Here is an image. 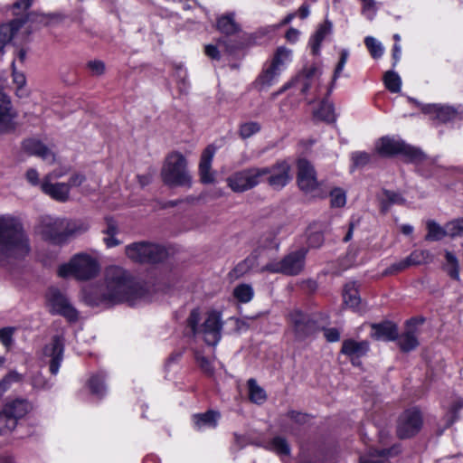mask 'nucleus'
I'll return each mask as SVG.
<instances>
[{"mask_svg":"<svg viewBox=\"0 0 463 463\" xmlns=\"http://www.w3.org/2000/svg\"><path fill=\"white\" fill-rule=\"evenodd\" d=\"M281 72L282 71L269 64V67H267L259 76L257 83L260 85L261 90L268 89L278 81Z\"/></svg>","mask_w":463,"mask_h":463,"instance_id":"obj_28","label":"nucleus"},{"mask_svg":"<svg viewBox=\"0 0 463 463\" xmlns=\"http://www.w3.org/2000/svg\"><path fill=\"white\" fill-rule=\"evenodd\" d=\"M410 268L406 259L397 261L384 270V275H392Z\"/></svg>","mask_w":463,"mask_h":463,"instance_id":"obj_55","label":"nucleus"},{"mask_svg":"<svg viewBox=\"0 0 463 463\" xmlns=\"http://www.w3.org/2000/svg\"><path fill=\"white\" fill-rule=\"evenodd\" d=\"M268 448L279 456H288L290 454V447L287 439L279 436L273 438Z\"/></svg>","mask_w":463,"mask_h":463,"instance_id":"obj_38","label":"nucleus"},{"mask_svg":"<svg viewBox=\"0 0 463 463\" xmlns=\"http://www.w3.org/2000/svg\"><path fill=\"white\" fill-rule=\"evenodd\" d=\"M21 376L16 372H10L0 381V398L11 387L14 383L19 382Z\"/></svg>","mask_w":463,"mask_h":463,"instance_id":"obj_48","label":"nucleus"},{"mask_svg":"<svg viewBox=\"0 0 463 463\" xmlns=\"http://www.w3.org/2000/svg\"><path fill=\"white\" fill-rule=\"evenodd\" d=\"M14 114L12 109L10 99L0 91V133L12 128Z\"/></svg>","mask_w":463,"mask_h":463,"instance_id":"obj_24","label":"nucleus"},{"mask_svg":"<svg viewBox=\"0 0 463 463\" xmlns=\"http://www.w3.org/2000/svg\"><path fill=\"white\" fill-rule=\"evenodd\" d=\"M99 271V265L95 258L87 253H79L59 267L58 275L61 278L72 276L78 280H89L96 277Z\"/></svg>","mask_w":463,"mask_h":463,"instance_id":"obj_6","label":"nucleus"},{"mask_svg":"<svg viewBox=\"0 0 463 463\" xmlns=\"http://www.w3.org/2000/svg\"><path fill=\"white\" fill-rule=\"evenodd\" d=\"M221 415L216 411H208L204 413L194 414L193 421L195 429L202 430L206 428L214 429L218 424Z\"/></svg>","mask_w":463,"mask_h":463,"instance_id":"obj_26","label":"nucleus"},{"mask_svg":"<svg viewBox=\"0 0 463 463\" xmlns=\"http://www.w3.org/2000/svg\"><path fill=\"white\" fill-rule=\"evenodd\" d=\"M200 321V313L197 309L191 311L187 319L188 326L192 329L194 335H201L204 342L209 345H216L222 337V314L218 311H210L202 325Z\"/></svg>","mask_w":463,"mask_h":463,"instance_id":"obj_4","label":"nucleus"},{"mask_svg":"<svg viewBox=\"0 0 463 463\" xmlns=\"http://www.w3.org/2000/svg\"><path fill=\"white\" fill-rule=\"evenodd\" d=\"M344 303L351 307L356 308L360 305L361 298L354 282L346 283L343 292Z\"/></svg>","mask_w":463,"mask_h":463,"instance_id":"obj_29","label":"nucleus"},{"mask_svg":"<svg viewBox=\"0 0 463 463\" xmlns=\"http://www.w3.org/2000/svg\"><path fill=\"white\" fill-rule=\"evenodd\" d=\"M161 176L163 182L169 186L190 187L192 184L186 159L179 152H172L166 156Z\"/></svg>","mask_w":463,"mask_h":463,"instance_id":"obj_5","label":"nucleus"},{"mask_svg":"<svg viewBox=\"0 0 463 463\" xmlns=\"http://www.w3.org/2000/svg\"><path fill=\"white\" fill-rule=\"evenodd\" d=\"M3 409L18 421L30 411L32 406L26 400L16 399L7 402Z\"/></svg>","mask_w":463,"mask_h":463,"instance_id":"obj_27","label":"nucleus"},{"mask_svg":"<svg viewBox=\"0 0 463 463\" xmlns=\"http://www.w3.org/2000/svg\"><path fill=\"white\" fill-rule=\"evenodd\" d=\"M463 234V218L449 222V236L456 237Z\"/></svg>","mask_w":463,"mask_h":463,"instance_id":"obj_56","label":"nucleus"},{"mask_svg":"<svg viewBox=\"0 0 463 463\" xmlns=\"http://www.w3.org/2000/svg\"><path fill=\"white\" fill-rule=\"evenodd\" d=\"M419 345L416 333L412 330H408L402 334L399 338V345L404 352H409L416 348Z\"/></svg>","mask_w":463,"mask_h":463,"instance_id":"obj_39","label":"nucleus"},{"mask_svg":"<svg viewBox=\"0 0 463 463\" xmlns=\"http://www.w3.org/2000/svg\"><path fill=\"white\" fill-rule=\"evenodd\" d=\"M265 170L260 167L245 168L232 174L226 180L234 193H243L256 187L263 179Z\"/></svg>","mask_w":463,"mask_h":463,"instance_id":"obj_10","label":"nucleus"},{"mask_svg":"<svg viewBox=\"0 0 463 463\" xmlns=\"http://www.w3.org/2000/svg\"><path fill=\"white\" fill-rule=\"evenodd\" d=\"M422 425L421 415L417 410H408L399 418L397 434L401 439H407L419 432Z\"/></svg>","mask_w":463,"mask_h":463,"instance_id":"obj_15","label":"nucleus"},{"mask_svg":"<svg viewBox=\"0 0 463 463\" xmlns=\"http://www.w3.org/2000/svg\"><path fill=\"white\" fill-rule=\"evenodd\" d=\"M352 161L355 167H364L371 159V156L366 152L357 151L352 154Z\"/></svg>","mask_w":463,"mask_h":463,"instance_id":"obj_52","label":"nucleus"},{"mask_svg":"<svg viewBox=\"0 0 463 463\" xmlns=\"http://www.w3.org/2000/svg\"><path fill=\"white\" fill-rule=\"evenodd\" d=\"M200 368L208 375H213V367L210 360L204 356L198 355L196 357Z\"/></svg>","mask_w":463,"mask_h":463,"instance_id":"obj_57","label":"nucleus"},{"mask_svg":"<svg viewBox=\"0 0 463 463\" xmlns=\"http://www.w3.org/2000/svg\"><path fill=\"white\" fill-rule=\"evenodd\" d=\"M291 61V51L285 47H279L274 54L270 65L283 71L287 64Z\"/></svg>","mask_w":463,"mask_h":463,"instance_id":"obj_31","label":"nucleus"},{"mask_svg":"<svg viewBox=\"0 0 463 463\" xmlns=\"http://www.w3.org/2000/svg\"><path fill=\"white\" fill-rule=\"evenodd\" d=\"M288 416L295 422L299 424H305L308 420V415L298 411H291L288 413Z\"/></svg>","mask_w":463,"mask_h":463,"instance_id":"obj_59","label":"nucleus"},{"mask_svg":"<svg viewBox=\"0 0 463 463\" xmlns=\"http://www.w3.org/2000/svg\"><path fill=\"white\" fill-rule=\"evenodd\" d=\"M52 174L46 175L41 182L43 193L58 202H67L70 198V185L66 183H52Z\"/></svg>","mask_w":463,"mask_h":463,"instance_id":"obj_18","label":"nucleus"},{"mask_svg":"<svg viewBox=\"0 0 463 463\" xmlns=\"http://www.w3.org/2000/svg\"><path fill=\"white\" fill-rule=\"evenodd\" d=\"M349 57V52L346 49H343L340 51V58L335 68L334 74L332 77V82L335 83V80L341 76V73L347 62Z\"/></svg>","mask_w":463,"mask_h":463,"instance_id":"obj_49","label":"nucleus"},{"mask_svg":"<svg viewBox=\"0 0 463 463\" xmlns=\"http://www.w3.org/2000/svg\"><path fill=\"white\" fill-rule=\"evenodd\" d=\"M87 68L93 76H100L105 72V63L99 60L90 61Z\"/></svg>","mask_w":463,"mask_h":463,"instance_id":"obj_53","label":"nucleus"},{"mask_svg":"<svg viewBox=\"0 0 463 463\" xmlns=\"http://www.w3.org/2000/svg\"><path fill=\"white\" fill-rule=\"evenodd\" d=\"M106 221V229L103 230L104 234H112L117 235L118 233V226L115 220L110 217H107Z\"/></svg>","mask_w":463,"mask_h":463,"instance_id":"obj_58","label":"nucleus"},{"mask_svg":"<svg viewBox=\"0 0 463 463\" xmlns=\"http://www.w3.org/2000/svg\"><path fill=\"white\" fill-rule=\"evenodd\" d=\"M446 263L444 269L449 276L455 279L459 280V264L457 257L450 251H445Z\"/></svg>","mask_w":463,"mask_h":463,"instance_id":"obj_34","label":"nucleus"},{"mask_svg":"<svg viewBox=\"0 0 463 463\" xmlns=\"http://www.w3.org/2000/svg\"><path fill=\"white\" fill-rule=\"evenodd\" d=\"M23 147L30 155L39 156L43 161L49 165L55 162V154L37 139L30 138L24 140Z\"/></svg>","mask_w":463,"mask_h":463,"instance_id":"obj_20","label":"nucleus"},{"mask_svg":"<svg viewBox=\"0 0 463 463\" xmlns=\"http://www.w3.org/2000/svg\"><path fill=\"white\" fill-rule=\"evenodd\" d=\"M89 386L93 394H96L99 397H102L106 392V388L103 383V376L102 375H95L90 378L89 382Z\"/></svg>","mask_w":463,"mask_h":463,"instance_id":"obj_46","label":"nucleus"},{"mask_svg":"<svg viewBox=\"0 0 463 463\" xmlns=\"http://www.w3.org/2000/svg\"><path fill=\"white\" fill-rule=\"evenodd\" d=\"M0 341L3 345L8 347L12 343V331L7 328H3L0 330Z\"/></svg>","mask_w":463,"mask_h":463,"instance_id":"obj_61","label":"nucleus"},{"mask_svg":"<svg viewBox=\"0 0 463 463\" xmlns=\"http://www.w3.org/2000/svg\"><path fill=\"white\" fill-rule=\"evenodd\" d=\"M298 184L305 193L315 191L318 185L316 171L306 159H299L298 162Z\"/></svg>","mask_w":463,"mask_h":463,"instance_id":"obj_16","label":"nucleus"},{"mask_svg":"<svg viewBox=\"0 0 463 463\" xmlns=\"http://www.w3.org/2000/svg\"><path fill=\"white\" fill-rule=\"evenodd\" d=\"M30 240L19 217L0 215V265L7 266L30 252Z\"/></svg>","mask_w":463,"mask_h":463,"instance_id":"obj_2","label":"nucleus"},{"mask_svg":"<svg viewBox=\"0 0 463 463\" xmlns=\"http://www.w3.org/2000/svg\"><path fill=\"white\" fill-rule=\"evenodd\" d=\"M216 29L225 35H235L241 30V24L236 21L234 12L220 15L216 20Z\"/></svg>","mask_w":463,"mask_h":463,"instance_id":"obj_23","label":"nucleus"},{"mask_svg":"<svg viewBox=\"0 0 463 463\" xmlns=\"http://www.w3.org/2000/svg\"><path fill=\"white\" fill-rule=\"evenodd\" d=\"M219 47H224L227 49V51H231L229 49V47L226 45V43L224 40H219L218 41V45H213V44H208L205 46V49H204V52L205 54L213 59V60H219L220 59V52H219Z\"/></svg>","mask_w":463,"mask_h":463,"instance_id":"obj_51","label":"nucleus"},{"mask_svg":"<svg viewBox=\"0 0 463 463\" xmlns=\"http://www.w3.org/2000/svg\"><path fill=\"white\" fill-rule=\"evenodd\" d=\"M260 130V125L258 122L250 121L241 125L240 136L243 138H249Z\"/></svg>","mask_w":463,"mask_h":463,"instance_id":"obj_47","label":"nucleus"},{"mask_svg":"<svg viewBox=\"0 0 463 463\" xmlns=\"http://www.w3.org/2000/svg\"><path fill=\"white\" fill-rule=\"evenodd\" d=\"M289 321L294 328L296 336L299 339L311 335L316 329V323L299 310H294L289 314Z\"/></svg>","mask_w":463,"mask_h":463,"instance_id":"obj_19","label":"nucleus"},{"mask_svg":"<svg viewBox=\"0 0 463 463\" xmlns=\"http://www.w3.org/2000/svg\"><path fill=\"white\" fill-rule=\"evenodd\" d=\"M363 4L362 12L364 15L369 19L373 20L375 13H376V5L374 0H360Z\"/></svg>","mask_w":463,"mask_h":463,"instance_id":"obj_54","label":"nucleus"},{"mask_svg":"<svg viewBox=\"0 0 463 463\" xmlns=\"http://www.w3.org/2000/svg\"><path fill=\"white\" fill-rule=\"evenodd\" d=\"M50 15L33 12L28 14L25 17L15 18L8 24H3L0 25V49H2L6 43H8L15 33L22 28V26L27 23H39L47 24Z\"/></svg>","mask_w":463,"mask_h":463,"instance_id":"obj_12","label":"nucleus"},{"mask_svg":"<svg viewBox=\"0 0 463 463\" xmlns=\"http://www.w3.org/2000/svg\"><path fill=\"white\" fill-rule=\"evenodd\" d=\"M46 301L52 314L62 316L69 321L78 319V311L60 289L56 288H49L46 294Z\"/></svg>","mask_w":463,"mask_h":463,"instance_id":"obj_11","label":"nucleus"},{"mask_svg":"<svg viewBox=\"0 0 463 463\" xmlns=\"http://www.w3.org/2000/svg\"><path fill=\"white\" fill-rule=\"evenodd\" d=\"M13 81L17 86L18 89H22L25 83L26 79L24 73L14 71L13 72Z\"/></svg>","mask_w":463,"mask_h":463,"instance_id":"obj_63","label":"nucleus"},{"mask_svg":"<svg viewBox=\"0 0 463 463\" xmlns=\"http://www.w3.org/2000/svg\"><path fill=\"white\" fill-rule=\"evenodd\" d=\"M307 252L304 248L292 251L281 260L267 264L265 269L288 276L298 275L304 269Z\"/></svg>","mask_w":463,"mask_h":463,"instance_id":"obj_9","label":"nucleus"},{"mask_svg":"<svg viewBox=\"0 0 463 463\" xmlns=\"http://www.w3.org/2000/svg\"><path fill=\"white\" fill-rule=\"evenodd\" d=\"M325 336L328 342H336L340 338V333L335 328H328L325 331Z\"/></svg>","mask_w":463,"mask_h":463,"instance_id":"obj_64","label":"nucleus"},{"mask_svg":"<svg viewBox=\"0 0 463 463\" xmlns=\"http://www.w3.org/2000/svg\"><path fill=\"white\" fill-rule=\"evenodd\" d=\"M404 199L394 192L383 190L381 197V208L383 213H386L392 204H402Z\"/></svg>","mask_w":463,"mask_h":463,"instance_id":"obj_36","label":"nucleus"},{"mask_svg":"<svg viewBox=\"0 0 463 463\" xmlns=\"http://www.w3.org/2000/svg\"><path fill=\"white\" fill-rule=\"evenodd\" d=\"M215 154V147L208 146L201 156L199 173L203 184H211L214 181L213 173L211 171L212 162Z\"/></svg>","mask_w":463,"mask_h":463,"instance_id":"obj_22","label":"nucleus"},{"mask_svg":"<svg viewBox=\"0 0 463 463\" xmlns=\"http://www.w3.org/2000/svg\"><path fill=\"white\" fill-rule=\"evenodd\" d=\"M369 345L366 341L357 342L353 339L345 340L342 345V354L347 355L353 364L359 365L358 359L367 354Z\"/></svg>","mask_w":463,"mask_h":463,"instance_id":"obj_21","label":"nucleus"},{"mask_svg":"<svg viewBox=\"0 0 463 463\" xmlns=\"http://www.w3.org/2000/svg\"><path fill=\"white\" fill-rule=\"evenodd\" d=\"M89 224L80 220L46 215L41 218L38 232L41 236L53 244L61 245L73 236L86 232Z\"/></svg>","mask_w":463,"mask_h":463,"instance_id":"obj_3","label":"nucleus"},{"mask_svg":"<svg viewBox=\"0 0 463 463\" xmlns=\"http://www.w3.org/2000/svg\"><path fill=\"white\" fill-rule=\"evenodd\" d=\"M428 233L425 237L427 241H439L445 236L449 235V223L445 228H442L434 221H429L427 222Z\"/></svg>","mask_w":463,"mask_h":463,"instance_id":"obj_32","label":"nucleus"},{"mask_svg":"<svg viewBox=\"0 0 463 463\" xmlns=\"http://www.w3.org/2000/svg\"><path fill=\"white\" fill-rule=\"evenodd\" d=\"M375 149L383 156L404 154L414 161H420L425 158V155L420 149L408 146L401 139L391 137L380 138L375 144Z\"/></svg>","mask_w":463,"mask_h":463,"instance_id":"obj_8","label":"nucleus"},{"mask_svg":"<svg viewBox=\"0 0 463 463\" xmlns=\"http://www.w3.org/2000/svg\"><path fill=\"white\" fill-rule=\"evenodd\" d=\"M85 180H86V177L84 175L80 174V173H75L70 177L69 183H66V184L70 185V188L72 186L77 187V186H80V184H82Z\"/></svg>","mask_w":463,"mask_h":463,"instance_id":"obj_60","label":"nucleus"},{"mask_svg":"<svg viewBox=\"0 0 463 463\" xmlns=\"http://www.w3.org/2000/svg\"><path fill=\"white\" fill-rule=\"evenodd\" d=\"M17 421L5 411H0V434H6L15 429Z\"/></svg>","mask_w":463,"mask_h":463,"instance_id":"obj_42","label":"nucleus"},{"mask_svg":"<svg viewBox=\"0 0 463 463\" xmlns=\"http://www.w3.org/2000/svg\"><path fill=\"white\" fill-rule=\"evenodd\" d=\"M364 44L370 52L373 58H380L383 54V47L380 42L372 36H367L364 39Z\"/></svg>","mask_w":463,"mask_h":463,"instance_id":"obj_45","label":"nucleus"},{"mask_svg":"<svg viewBox=\"0 0 463 463\" xmlns=\"http://www.w3.org/2000/svg\"><path fill=\"white\" fill-rule=\"evenodd\" d=\"M248 388L249 397L252 402L260 404L266 401V392L260 385H258L255 379L250 378L248 380Z\"/></svg>","mask_w":463,"mask_h":463,"instance_id":"obj_35","label":"nucleus"},{"mask_svg":"<svg viewBox=\"0 0 463 463\" xmlns=\"http://www.w3.org/2000/svg\"><path fill=\"white\" fill-rule=\"evenodd\" d=\"M329 26H327L326 24H323L317 29L314 36L311 38L310 45L314 54H317L318 52L320 44L324 38L326 37V35L329 33Z\"/></svg>","mask_w":463,"mask_h":463,"instance_id":"obj_44","label":"nucleus"},{"mask_svg":"<svg viewBox=\"0 0 463 463\" xmlns=\"http://www.w3.org/2000/svg\"><path fill=\"white\" fill-rule=\"evenodd\" d=\"M265 170L263 178L266 177L268 184L275 190L285 187L291 179L290 165L287 161H279L271 166L260 167Z\"/></svg>","mask_w":463,"mask_h":463,"instance_id":"obj_13","label":"nucleus"},{"mask_svg":"<svg viewBox=\"0 0 463 463\" xmlns=\"http://www.w3.org/2000/svg\"><path fill=\"white\" fill-rule=\"evenodd\" d=\"M360 463H388L385 450H370L360 457Z\"/></svg>","mask_w":463,"mask_h":463,"instance_id":"obj_41","label":"nucleus"},{"mask_svg":"<svg viewBox=\"0 0 463 463\" xmlns=\"http://www.w3.org/2000/svg\"><path fill=\"white\" fill-rule=\"evenodd\" d=\"M409 266H418L432 261V255L427 250H415L405 258Z\"/></svg>","mask_w":463,"mask_h":463,"instance_id":"obj_33","label":"nucleus"},{"mask_svg":"<svg viewBox=\"0 0 463 463\" xmlns=\"http://www.w3.org/2000/svg\"><path fill=\"white\" fill-rule=\"evenodd\" d=\"M126 256L137 263H157L163 261L167 252L158 244L148 241L133 242L126 246Z\"/></svg>","mask_w":463,"mask_h":463,"instance_id":"obj_7","label":"nucleus"},{"mask_svg":"<svg viewBox=\"0 0 463 463\" xmlns=\"http://www.w3.org/2000/svg\"><path fill=\"white\" fill-rule=\"evenodd\" d=\"M26 179L27 181L33 184V185H38L40 184L41 185V183L39 181V174L38 172L33 169V168H30L27 172H26Z\"/></svg>","mask_w":463,"mask_h":463,"instance_id":"obj_62","label":"nucleus"},{"mask_svg":"<svg viewBox=\"0 0 463 463\" xmlns=\"http://www.w3.org/2000/svg\"><path fill=\"white\" fill-rule=\"evenodd\" d=\"M385 87L392 93H398L401 90L402 80L400 76L392 71H388L383 76Z\"/></svg>","mask_w":463,"mask_h":463,"instance_id":"obj_40","label":"nucleus"},{"mask_svg":"<svg viewBox=\"0 0 463 463\" xmlns=\"http://www.w3.org/2000/svg\"><path fill=\"white\" fill-rule=\"evenodd\" d=\"M233 295L239 301L247 303L253 298V289L248 284H241L234 288Z\"/></svg>","mask_w":463,"mask_h":463,"instance_id":"obj_43","label":"nucleus"},{"mask_svg":"<svg viewBox=\"0 0 463 463\" xmlns=\"http://www.w3.org/2000/svg\"><path fill=\"white\" fill-rule=\"evenodd\" d=\"M313 115L316 118L328 123L335 120L333 104L326 99L319 104L318 109L314 110Z\"/></svg>","mask_w":463,"mask_h":463,"instance_id":"obj_30","label":"nucleus"},{"mask_svg":"<svg viewBox=\"0 0 463 463\" xmlns=\"http://www.w3.org/2000/svg\"><path fill=\"white\" fill-rule=\"evenodd\" d=\"M423 113L428 114L432 120L446 123L461 117L462 111L450 106L439 104H427L421 108Z\"/></svg>","mask_w":463,"mask_h":463,"instance_id":"obj_17","label":"nucleus"},{"mask_svg":"<svg viewBox=\"0 0 463 463\" xmlns=\"http://www.w3.org/2000/svg\"><path fill=\"white\" fill-rule=\"evenodd\" d=\"M64 339L61 335H54L52 341L43 348V360L49 364L50 372L56 375L63 359Z\"/></svg>","mask_w":463,"mask_h":463,"instance_id":"obj_14","label":"nucleus"},{"mask_svg":"<svg viewBox=\"0 0 463 463\" xmlns=\"http://www.w3.org/2000/svg\"><path fill=\"white\" fill-rule=\"evenodd\" d=\"M330 202L333 207H343L346 203L345 193L340 188L332 190L330 193Z\"/></svg>","mask_w":463,"mask_h":463,"instance_id":"obj_50","label":"nucleus"},{"mask_svg":"<svg viewBox=\"0 0 463 463\" xmlns=\"http://www.w3.org/2000/svg\"><path fill=\"white\" fill-rule=\"evenodd\" d=\"M147 289L144 283L137 280L127 269L109 267L105 271L104 283L95 289L93 303L115 305L128 302L135 305L137 301L146 298Z\"/></svg>","mask_w":463,"mask_h":463,"instance_id":"obj_1","label":"nucleus"},{"mask_svg":"<svg viewBox=\"0 0 463 463\" xmlns=\"http://www.w3.org/2000/svg\"><path fill=\"white\" fill-rule=\"evenodd\" d=\"M319 74L317 68H309L298 78V81L301 84L302 93H306L311 88L313 80L318 79Z\"/></svg>","mask_w":463,"mask_h":463,"instance_id":"obj_37","label":"nucleus"},{"mask_svg":"<svg viewBox=\"0 0 463 463\" xmlns=\"http://www.w3.org/2000/svg\"><path fill=\"white\" fill-rule=\"evenodd\" d=\"M372 329L371 335L376 340L392 341L398 335L397 327L392 322L373 324Z\"/></svg>","mask_w":463,"mask_h":463,"instance_id":"obj_25","label":"nucleus"}]
</instances>
